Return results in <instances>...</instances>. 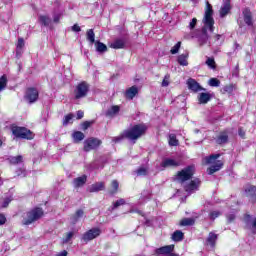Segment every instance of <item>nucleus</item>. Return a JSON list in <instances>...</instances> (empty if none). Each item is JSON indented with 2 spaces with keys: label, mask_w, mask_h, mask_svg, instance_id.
<instances>
[{
  "label": "nucleus",
  "mask_w": 256,
  "mask_h": 256,
  "mask_svg": "<svg viewBox=\"0 0 256 256\" xmlns=\"http://www.w3.org/2000/svg\"><path fill=\"white\" fill-rule=\"evenodd\" d=\"M204 28L203 34L199 37L198 41L200 45H205L209 41V36L207 35V29L210 33L215 31V20L213 19V6L209 2H206V10L203 18Z\"/></svg>",
  "instance_id": "obj_1"
},
{
  "label": "nucleus",
  "mask_w": 256,
  "mask_h": 256,
  "mask_svg": "<svg viewBox=\"0 0 256 256\" xmlns=\"http://www.w3.org/2000/svg\"><path fill=\"white\" fill-rule=\"evenodd\" d=\"M147 131V125L145 124H137L133 127L124 131V136L129 141H137L140 137H143Z\"/></svg>",
  "instance_id": "obj_2"
},
{
  "label": "nucleus",
  "mask_w": 256,
  "mask_h": 256,
  "mask_svg": "<svg viewBox=\"0 0 256 256\" xmlns=\"http://www.w3.org/2000/svg\"><path fill=\"white\" fill-rule=\"evenodd\" d=\"M42 217H43V209L34 208L23 215L22 223L23 225H31V223H35V221H39V219H41Z\"/></svg>",
  "instance_id": "obj_3"
},
{
  "label": "nucleus",
  "mask_w": 256,
  "mask_h": 256,
  "mask_svg": "<svg viewBox=\"0 0 256 256\" xmlns=\"http://www.w3.org/2000/svg\"><path fill=\"white\" fill-rule=\"evenodd\" d=\"M11 131L16 139H27L28 141L33 139V132L25 127L12 126Z\"/></svg>",
  "instance_id": "obj_4"
},
{
  "label": "nucleus",
  "mask_w": 256,
  "mask_h": 256,
  "mask_svg": "<svg viewBox=\"0 0 256 256\" xmlns=\"http://www.w3.org/2000/svg\"><path fill=\"white\" fill-rule=\"evenodd\" d=\"M194 173L195 167L188 166L177 173L176 181H179L180 183H185V181H189V179L193 177Z\"/></svg>",
  "instance_id": "obj_5"
},
{
  "label": "nucleus",
  "mask_w": 256,
  "mask_h": 256,
  "mask_svg": "<svg viewBox=\"0 0 256 256\" xmlns=\"http://www.w3.org/2000/svg\"><path fill=\"white\" fill-rule=\"evenodd\" d=\"M87 93H89V84L87 82L79 83L74 89L75 99H83V97H87Z\"/></svg>",
  "instance_id": "obj_6"
},
{
  "label": "nucleus",
  "mask_w": 256,
  "mask_h": 256,
  "mask_svg": "<svg viewBox=\"0 0 256 256\" xmlns=\"http://www.w3.org/2000/svg\"><path fill=\"white\" fill-rule=\"evenodd\" d=\"M101 235V229L100 228H92L85 232L82 236V241L84 243H89V241H93V239H97Z\"/></svg>",
  "instance_id": "obj_7"
},
{
  "label": "nucleus",
  "mask_w": 256,
  "mask_h": 256,
  "mask_svg": "<svg viewBox=\"0 0 256 256\" xmlns=\"http://www.w3.org/2000/svg\"><path fill=\"white\" fill-rule=\"evenodd\" d=\"M101 145V140L97 138H89L84 141V151H93V149H97Z\"/></svg>",
  "instance_id": "obj_8"
},
{
  "label": "nucleus",
  "mask_w": 256,
  "mask_h": 256,
  "mask_svg": "<svg viewBox=\"0 0 256 256\" xmlns=\"http://www.w3.org/2000/svg\"><path fill=\"white\" fill-rule=\"evenodd\" d=\"M180 165L181 162H179L177 159L164 158L160 164V167H162V169H167L169 167H179Z\"/></svg>",
  "instance_id": "obj_9"
},
{
  "label": "nucleus",
  "mask_w": 256,
  "mask_h": 256,
  "mask_svg": "<svg viewBox=\"0 0 256 256\" xmlns=\"http://www.w3.org/2000/svg\"><path fill=\"white\" fill-rule=\"evenodd\" d=\"M25 98L29 103H35V101L39 99V91H37L35 88H28Z\"/></svg>",
  "instance_id": "obj_10"
},
{
  "label": "nucleus",
  "mask_w": 256,
  "mask_h": 256,
  "mask_svg": "<svg viewBox=\"0 0 256 256\" xmlns=\"http://www.w3.org/2000/svg\"><path fill=\"white\" fill-rule=\"evenodd\" d=\"M188 89L193 91L194 93H199V91H205V88L201 87V85L197 82V80L193 78H189L187 80Z\"/></svg>",
  "instance_id": "obj_11"
},
{
  "label": "nucleus",
  "mask_w": 256,
  "mask_h": 256,
  "mask_svg": "<svg viewBox=\"0 0 256 256\" xmlns=\"http://www.w3.org/2000/svg\"><path fill=\"white\" fill-rule=\"evenodd\" d=\"M173 249H175V246L173 245L163 246L155 249L154 255H170L173 253Z\"/></svg>",
  "instance_id": "obj_12"
},
{
  "label": "nucleus",
  "mask_w": 256,
  "mask_h": 256,
  "mask_svg": "<svg viewBox=\"0 0 256 256\" xmlns=\"http://www.w3.org/2000/svg\"><path fill=\"white\" fill-rule=\"evenodd\" d=\"M242 13L246 25H248V27H253V14L251 13V10H249V8H246L243 10Z\"/></svg>",
  "instance_id": "obj_13"
},
{
  "label": "nucleus",
  "mask_w": 256,
  "mask_h": 256,
  "mask_svg": "<svg viewBox=\"0 0 256 256\" xmlns=\"http://www.w3.org/2000/svg\"><path fill=\"white\" fill-rule=\"evenodd\" d=\"M199 179L192 180L188 185L184 187L185 191L187 193H193V191H197V188L199 187Z\"/></svg>",
  "instance_id": "obj_14"
},
{
  "label": "nucleus",
  "mask_w": 256,
  "mask_h": 256,
  "mask_svg": "<svg viewBox=\"0 0 256 256\" xmlns=\"http://www.w3.org/2000/svg\"><path fill=\"white\" fill-rule=\"evenodd\" d=\"M246 196L250 198V201H256V187L248 186L245 189Z\"/></svg>",
  "instance_id": "obj_15"
},
{
  "label": "nucleus",
  "mask_w": 256,
  "mask_h": 256,
  "mask_svg": "<svg viewBox=\"0 0 256 256\" xmlns=\"http://www.w3.org/2000/svg\"><path fill=\"white\" fill-rule=\"evenodd\" d=\"M223 168V162L221 160H218L214 165H212L208 169V175H213V173H217V171H220V169Z\"/></svg>",
  "instance_id": "obj_16"
},
{
  "label": "nucleus",
  "mask_w": 256,
  "mask_h": 256,
  "mask_svg": "<svg viewBox=\"0 0 256 256\" xmlns=\"http://www.w3.org/2000/svg\"><path fill=\"white\" fill-rule=\"evenodd\" d=\"M137 93H139V89L137 88V86H132L128 90H126L125 97L126 99H134Z\"/></svg>",
  "instance_id": "obj_17"
},
{
  "label": "nucleus",
  "mask_w": 256,
  "mask_h": 256,
  "mask_svg": "<svg viewBox=\"0 0 256 256\" xmlns=\"http://www.w3.org/2000/svg\"><path fill=\"white\" fill-rule=\"evenodd\" d=\"M230 11H231V3L229 1H226L220 9V17L223 18L229 15Z\"/></svg>",
  "instance_id": "obj_18"
},
{
  "label": "nucleus",
  "mask_w": 256,
  "mask_h": 256,
  "mask_svg": "<svg viewBox=\"0 0 256 256\" xmlns=\"http://www.w3.org/2000/svg\"><path fill=\"white\" fill-rule=\"evenodd\" d=\"M105 189V184L103 182H97L92 184L89 188L90 193H97L99 191H103Z\"/></svg>",
  "instance_id": "obj_19"
},
{
  "label": "nucleus",
  "mask_w": 256,
  "mask_h": 256,
  "mask_svg": "<svg viewBox=\"0 0 256 256\" xmlns=\"http://www.w3.org/2000/svg\"><path fill=\"white\" fill-rule=\"evenodd\" d=\"M198 101L202 105H205V104L209 103V101H211V95L209 93L202 92L198 95Z\"/></svg>",
  "instance_id": "obj_20"
},
{
  "label": "nucleus",
  "mask_w": 256,
  "mask_h": 256,
  "mask_svg": "<svg viewBox=\"0 0 256 256\" xmlns=\"http://www.w3.org/2000/svg\"><path fill=\"white\" fill-rule=\"evenodd\" d=\"M187 59H189V52L179 55L178 56L179 65H181L182 67H187V65H189V62L187 61Z\"/></svg>",
  "instance_id": "obj_21"
},
{
  "label": "nucleus",
  "mask_w": 256,
  "mask_h": 256,
  "mask_svg": "<svg viewBox=\"0 0 256 256\" xmlns=\"http://www.w3.org/2000/svg\"><path fill=\"white\" fill-rule=\"evenodd\" d=\"M109 47L111 49H123V47H125V40L116 39L114 42L110 43Z\"/></svg>",
  "instance_id": "obj_22"
},
{
  "label": "nucleus",
  "mask_w": 256,
  "mask_h": 256,
  "mask_svg": "<svg viewBox=\"0 0 256 256\" xmlns=\"http://www.w3.org/2000/svg\"><path fill=\"white\" fill-rule=\"evenodd\" d=\"M87 183V176L83 175L73 180L74 187H83Z\"/></svg>",
  "instance_id": "obj_23"
},
{
  "label": "nucleus",
  "mask_w": 256,
  "mask_h": 256,
  "mask_svg": "<svg viewBox=\"0 0 256 256\" xmlns=\"http://www.w3.org/2000/svg\"><path fill=\"white\" fill-rule=\"evenodd\" d=\"M227 141H229V134H227V132L220 133L216 139V143H218V145H223L227 143Z\"/></svg>",
  "instance_id": "obj_24"
},
{
  "label": "nucleus",
  "mask_w": 256,
  "mask_h": 256,
  "mask_svg": "<svg viewBox=\"0 0 256 256\" xmlns=\"http://www.w3.org/2000/svg\"><path fill=\"white\" fill-rule=\"evenodd\" d=\"M219 157H221V154H212L210 156L205 157L204 161H205L206 165H211V164L215 163V161H217V159H219Z\"/></svg>",
  "instance_id": "obj_25"
},
{
  "label": "nucleus",
  "mask_w": 256,
  "mask_h": 256,
  "mask_svg": "<svg viewBox=\"0 0 256 256\" xmlns=\"http://www.w3.org/2000/svg\"><path fill=\"white\" fill-rule=\"evenodd\" d=\"M216 241H217V234L210 232L207 238V245H210V247H215Z\"/></svg>",
  "instance_id": "obj_26"
},
{
  "label": "nucleus",
  "mask_w": 256,
  "mask_h": 256,
  "mask_svg": "<svg viewBox=\"0 0 256 256\" xmlns=\"http://www.w3.org/2000/svg\"><path fill=\"white\" fill-rule=\"evenodd\" d=\"M119 111H120L119 106H112L110 109L107 110L106 116L107 117H115V115H117V113H119Z\"/></svg>",
  "instance_id": "obj_27"
},
{
  "label": "nucleus",
  "mask_w": 256,
  "mask_h": 256,
  "mask_svg": "<svg viewBox=\"0 0 256 256\" xmlns=\"http://www.w3.org/2000/svg\"><path fill=\"white\" fill-rule=\"evenodd\" d=\"M95 43V47H96V51L98 53H105L107 51V45H105L102 42L96 41Z\"/></svg>",
  "instance_id": "obj_28"
},
{
  "label": "nucleus",
  "mask_w": 256,
  "mask_h": 256,
  "mask_svg": "<svg viewBox=\"0 0 256 256\" xmlns=\"http://www.w3.org/2000/svg\"><path fill=\"white\" fill-rule=\"evenodd\" d=\"M72 137L75 143H79V141H83L85 139V134L81 131H76L72 134Z\"/></svg>",
  "instance_id": "obj_29"
},
{
  "label": "nucleus",
  "mask_w": 256,
  "mask_h": 256,
  "mask_svg": "<svg viewBox=\"0 0 256 256\" xmlns=\"http://www.w3.org/2000/svg\"><path fill=\"white\" fill-rule=\"evenodd\" d=\"M181 227H190L191 225H195V220L193 218H184L180 221Z\"/></svg>",
  "instance_id": "obj_30"
},
{
  "label": "nucleus",
  "mask_w": 256,
  "mask_h": 256,
  "mask_svg": "<svg viewBox=\"0 0 256 256\" xmlns=\"http://www.w3.org/2000/svg\"><path fill=\"white\" fill-rule=\"evenodd\" d=\"M86 39H87V41H89V43H91V45H93V43H96L95 42V32L93 31V29L87 30Z\"/></svg>",
  "instance_id": "obj_31"
},
{
  "label": "nucleus",
  "mask_w": 256,
  "mask_h": 256,
  "mask_svg": "<svg viewBox=\"0 0 256 256\" xmlns=\"http://www.w3.org/2000/svg\"><path fill=\"white\" fill-rule=\"evenodd\" d=\"M168 143L170 147H177V145H179V140H177V136L175 134H170Z\"/></svg>",
  "instance_id": "obj_32"
},
{
  "label": "nucleus",
  "mask_w": 256,
  "mask_h": 256,
  "mask_svg": "<svg viewBox=\"0 0 256 256\" xmlns=\"http://www.w3.org/2000/svg\"><path fill=\"white\" fill-rule=\"evenodd\" d=\"M184 234L181 230H177L172 234L173 241L179 242L183 241Z\"/></svg>",
  "instance_id": "obj_33"
},
{
  "label": "nucleus",
  "mask_w": 256,
  "mask_h": 256,
  "mask_svg": "<svg viewBox=\"0 0 256 256\" xmlns=\"http://www.w3.org/2000/svg\"><path fill=\"white\" fill-rule=\"evenodd\" d=\"M84 212L83 210H78L74 216L71 217V223L73 225H75V223H77V221H79V219H81V217H83Z\"/></svg>",
  "instance_id": "obj_34"
},
{
  "label": "nucleus",
  "mask_w": 256,
  "mask_h": 256,
  "mask_svg": "<svg viewBox=\"0 0 256 256\" xmlns=\"http://www.w3.org/2000/svg\"><path fill=\"white\" fill-rule=\"evenodd\" d=\"M9 161L12 165H18V163H23V156H12L9 158Z\"/></svg>",
  "instance_id": "obj_35"
},
{
  "label": "nucleus",
  "mask_w": 256,
  "mask_h": 256,
  "mask_svg": "<svg viewBox=\"0 0 256 256\" xmlns=\"http://www.w3.org/2000/svg\"><path fill=\"white\" fill-rule=\"evenodd\" d=\"M39 21L44 27H49V25H51V18H49V16H40Z\"/></svg>",
  "instance_id": "obj_36"
},
{
  "label": "nucleus",
  "mask_w": 256,
  "mask_h": 256,
  "mask_svg": "<svg viewBox=\"0 0 256 256\" xmlns=\"http://www.w3.org/2000/svg\"><path fill=\"white\" fill-rule=\"evenodd\" d=\"M206 65L209 67V69L217 68V65L215 63V58L208 57L206 60Z\"/></svg>",
  "instance_id": "obj_37"
},
{
  "label": "nucleus",
  "mask_w": 256,
  "mask_h": 256,
  "mask_svg": "<svg viewBox=\"0 0 256 256\" xmlns=\"http://www.w3.org/2000/svg\"><path fill=\"white\" fill-rule=\"evenodd\" d=\"M147 199H151V191H149V190H144V191L141 193L140 201L145 202V201H147Z\"/></svg>",
  "instance_id": "obj_38"
},
{
  "label": "nucleus",
  "mask_w": 256,
  "mask_h": 256,
  "mask_svg": "<svg viewBox=\"0 0 256 256\" xmlns=\"http://www.w3.org/2000/svg\"><path fill=\"white\" fill-rule=\"evenodd\" d=\"M208 85L210 87H219L221 85V81L217 78H210L208 81Z\"/></svg>",
  "instance_id": "obj_39"
},
{
  "label": "nucleus",
  "mask_w": 256,
  "mask_h": 256,
  "mask_svg": "<svg viewBox=\"0 0 256 256\" xmlns=\"http://www.w3.org/2000/svg\"><path fill=\"white\" fill-rule=\"evenodd\" d=\"M111 195H115V193H117L118 189H119V182L117 180H113L112 184H111Z\"/></svg>",
  "instance_id": "obj_40"
},
{
  "label": "nucleus",
  "mask_w": 256,
  "mask_h": 256,
  "mask_svg": "<svg viewBox=\"0 0 256 256\" xmlns=\"http://www.w3.org/2000/svg\"><path fill=\"white\" fill-rule=\"evenodd\" d=\"M23 47H25V40L23 38H19L16 46V53H21V49H23Z\"/></svg>",
  "instance_id": "obj_41"
},
{
  "label": "nucleus",
  "mask_w": 256,
  "mask_h": 256,
  "mask_svg": "<svg viewBox=\"0 0 256 256\" xmlns=\"http://www.w3.org/2000/svg\"><path fill=\"white\" fill-rule=\"evenodd\" d=\"M7 87V75H3L0 78V92L3 91Z\"/></svg>",
  "instance_id": "obj_42"
},
{
  "label": "nucleus",
  "mask_w": 256,
  "mask_h": 256,
  "mask_svg": "<svg viewBox=\"0 0 256 256\" xmlns=\"http://www.w3.org/2000/svg\"><path fill=\"white\" fill-rule=\"evenodd\" d=\"M95 121H85L81 124L82 131H87L91 125H93Z\"/></svg>",
  "instance_id": "obj_43"
},
{
  "label": "nucleus",
  "mask_w": 256,
  "mask_h": 256,
  "mask_svg": "<svg viewBox=\"0 0 256 256\" xmlns=\"http://www.w3.org/2000/svg\"><path fill=\"white\" fill-rule=\"evenodd\" d=\"M121 205H125V199L123 198H120L119 200L113 203L112 210L121 207Z\"/></svg>",
  "instance_id": "obj_44"
},
{
  "label": "nucleus",
  "mask_w": 256,
  "mask_h": 256,
  "mask_svg": "<svg viewBox=\"0 0 256 256\" xmlns=\"http://www.w3.org/2000/svg\"><path fill=\"white\" fill-rule=\"evenodd\" d=\"M179 49H181V42H178L176 45H174L173 48L170 50V53L172 55H177V53H179Z\"/></svg>",
  "instance_id": "obj_45"
},
{
  "label": "nucleus",
  "mask_w": 256,
  "mask_h": 256,
  "mask_svg": "<svg viewBox=\"0 0 256 256\" xmlns=\"http://www.w3.org/2000/svg\"><path fill=\"white\" fill-rule=\"evenodd\" d=\"M220 215H221V213L217 210L211 211L209 213V219H211V221H215V219H217V217H219Z\"/></svg>",
  "instance_id": "obj_46"
},
{
  "label": "nucleus",
  "mask_w": 256,
  "mask_h": 256,
  "mask_svg": "<svg viewBox=\"0 0 256 256\" xmlns=\"http://www.w3.org/2000/svg\"><path fill=\"white\" fill-rule=\"evenodd\" d=\"M123 139H125V132H123L119 136L113 137L112 141H113V143H121V141H123Z\"/></svg>",
  "instance_id": "obj_47"
},
{
  "label": "nucleus",
  "mask_w": 256,
  "mask_h": 256,
  "mask_svg": "<svg viewBox=\"0 0 256 256\" xmlns=\"http://www.w3.org/2000/svg\"><path fill=\"white\" fill-rule=\"evenodd\" d=\"M73 121V114H68L64 117L63 125H69Z\"/></svg>",
  "instance_id": "obj_48"
},
{
  "label": "nucleus",
  "mask_w": 256,
  "mask_h": 256,
  "mask_svg": "<svg viewBox=\"0 0 256 256\" xmlns=\"http://www.w3.org/2000/svg\"><path fill=\"white\" fill-rule=\"evenodd\" d=\"M73 235H75L73 232H68L66 234V237L63 239L62 243H69L71 239H73Z\"/></svg>",
  "instance_id": "obj_49"
},
{
  "label": "nucleus",
  "mask_w": 256,
  "mask_h": 256,
  "mask_svg": "<svg viewBox=\"0 0 256 256\" xmlns=\"http://www.w3.org/2000/svg\"><path fill=\"white\" fill-rule=\"evenodd\" d=\"M169 79H171V76L166 74L162 81V87H169Z\"/></svg>",
  "instance_id": "obj_50"
},
{
  "label": "nucleus",
  "mask_w": 256,
  "mask_h": 256,
  "mask_svg": "<svg viewBox=\"0 0 256 256\" xmlns=\"http://www.w3.org/2000/svg\"><path fill=\"white\" fill-rule=\"evenodd\" d=\"M137 175L138 176H145L147 175V168H139L137 171H136Z\"/></svg>",
  "instance_id": "obj_51"
},
{
  "label": "nucleus",
  "mask_w": 256,
  "mask_h": 256,
  "mask_svg": "<svg viewBox=\"0 0 256 256\" xmlns=\"http://www.w3.org/2000/svg\"><path fill=\"white\" fill-rule=\"evenodd\" d=\"M11 201H13V198H5L3 203H2V207H9V204L11 203Z\"/></svg>",
  "instance_id": "obj_52"
},
{
  "label": "nucleus",
  "mask_w": 256,
  "mask_h": 256,
  "mask_svg": "<svg viewBox=\"0 0 256 256\" xmlns=\"http://www.w3.org/2000/svg\"><path fill=\"white\" fill-rule=\"evenodd\" d=\"M195 25H197V18H193L189 23V29H195Z\"/></svg>",
  "instance_id": "obj_53"
},
{
  "label": "nucleus",
  "mask_w": 256,
  "mask_h": 256,
  "mask_svg": "<svg viewBox=\"0 0 256 256\" xmlns=\"http://www.w3.org/2000/svg\"><path fill=\"white\" fill-rule=\"evenodd\" d=\"M71 29L74 31V33H80L81 31V27L77 24H74Z\"/></svg>",
  "instance_id": "obj_54"
},
{
  "label": "nucleus",
  "mask_w": 256,
  "mask_h": 256,
  "mask_svg": "<svg viewBox=\"0 0 256 256\" xmlns=\"http://www.w3.org/2000/svg\"><path fill=\"white\" fill-rule=\"evenodd\" d=\"M6 222L7 218L5 217V215L0 214V225H5Z\"/></svg>",
  "instance_id": "obj_55"
},
{
  "label": "nucleus",
  "mask_w": 256,
  "mask_h": 256,
  "mask_svg": "<svg viewBox=\"0 0 256 256\" xmlns=\"http://www.w3.org/2000/svg\"><path fill=\"white\" fill-rule=\"evenodd\" d=\"M84 115H85L84 112L81 111V110H79V111L77 112V119H83V116H84Z\"/></svg>",
  "instance_id": "obj_56"
},
{
  "label": "nucleus",
  "mask_w": 256,
  "mask_h": 256,
  "mask_svg": "<svg viewBox=\"0 0 256 256\" xmlns=\"http://www.w3.org/2000/svg\"><path fill=\"white\" fill-rule=\"evenodd\" d=\"M227 219H228L229 223H231V221H235V214L228 215Z\"/></svg>",
  "instance_id": "obj_57"
},
{
  "label": "nucleus",
  "mask_w": 256,
  "mask_h": 256,
  "mask_svg": "<svg viewBox=\"0 0 256 256\" xmlns=\"http://www.w3.org/2000/svg\"><path fill=\"white\" fill-rule=\"evenodd\" d=\"M238 135H239L240 137H242V138L245 137V131H243V129L240 128V129L238 130Z\"/></svg>",
  "instance_id": "obj_58"
},
{
  "label": "nucleus",
  "mask_w": 256,
  "mask_h": 256,
  "mask_svg": "<svg viewBox=\"0 0 256 256\" xmlns=\"http://www.w3.org/2000/svg\"><path fill=\"white\" fill-rule=\"evenodd\" d=\"M56 256H67V250H63L62 252L58 253Z\"/></svg>",
  "instance_id": "obj_59"
},
{
  "label": "nucleus",
  "mask_w": 256,
  "mask_h": 256,
  "mask_svg": "<svg viewBox=\"0 0 256 256\" xmlns=\"http://www.w3.org/2000/svg\"><path fill=\"white\" fill-rule=\"evenodd\" d=\"M59 19H61V16L59 15L54 16V23H59Z\"/></svg>",
  "instance_id": "obj_60"
},
{
  "label": "nucleus",
  "mask_w": 256,
  "mask_h": 256,
  "mask_svg": "<svg viewBox=\"0 0 256 256\" xmlns=\"http://www.w3.org/2000/svg\"><path fill=\"white\" fill-rule=\"evenodd\" d=\"M252 229H256V217H255V219L252 222Z\"/></svg>",
  "instance_id": "obj_61"
},
{
  "label": "nucleus",
  "mask_w": 256,
  "mask_h": 256,
  "mask_svg": "<svg viewBox=\"0 0 256 256\" xmlns=\"http://www.w3.org/2000/svg\"><path fill=\"white\" fill-rule=\"evenodd\" d=\"M221 35H219V34H217L216 36H215V41H219V39H221Z\"/></svg>",
  "instance_id": "obj_62"
},
{
  "label": "nucleus",
  "mask_w": 256,
  "mask_h": 256,
  "mask_svg": "<svg viewBox=\"0 0 256 256\" xmlns=\"http://www.w3.org/2000/svg\"><path fill=\"white\" fill-rule=\"evenodd\" d=\"M168 256H179L178 254H175V253H171L170 255Z\"/></svg>",
  "instance_id": "obj_63"
},
{
  "label": "nucleus",
  "mask_w": 256,
  "mask_h": 256,
  "mask_svg": "<svg viewBox=\"0 0 256 256\" xmlns=\"http://www.w3.org/2000/svg\"><path fill=\"white\" fill-rule=\"evenodd\" d=\"M235 47H236V49H239V44L235 43Z\"/></svg>",
  "instance_id": "obj_64"
}]
</instances>
